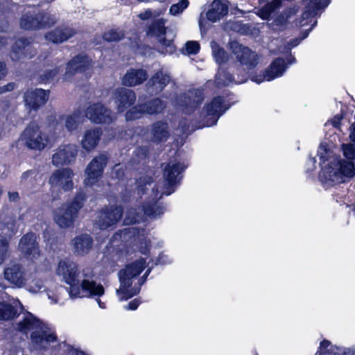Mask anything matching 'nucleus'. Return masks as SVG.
<instances>
[{
    "label": "nucleus",
    "instance_id": "obj_12",
    "mask_svg": "<svg viewBox=\"0 0 355 355\" xmlns=\"http://www.w3.org/2000/svg\"><path fill=\"white\" fill-rule=\"evenodd\" d=\"M305 6L300 19L299 25L300 27L306 26L311 23L313 18L320 16L331 0H302Z\"/></svg>",
    "mask_w": 355,
    "mask_h": 355
},
{
    "label": "nucleus",
    "instance_id": "obj_54",
    "mask_svg": "<svg viewBox=\"0 0 355 355\" xmlns=\"http://www.w3.org/2000/svg\"><path fill=\"white\" fill-rule=\"evenodd\" d=\"M44 287L41 279H34L27 284V288L30 292L37 293Z\"/></svg>",
    "mask_w": 355,
    "mask_h": 355
},
{
    "label": "nucleus",
    "instance_id": "obj_44",
    "mask_svg": "<svg viewBox=\"0 0 355 355\" xmlns=\"http://www.w3.org/2000/svg\"><path fill=\"white\" fill-rule=\"evenodd\" d=\"M16 314L15 308L9 304L0 302V320H10Z\"/></svg>",
    "mask_w": 355,
    "mask_h": 355
},
{
    "label": "nucleus",
    "instance_id": "obj_60",
    "mask_svg": "<svg viewBox=\"0 0 355 355\" xmlns=\"http://www.w3.org/2000/svg\"><path fill=\"white\" fill-rule=\"evenodd\" d=\"M139 301L137 299L133 300L126 306V309L136 310L139 305Z\"/></svg>",
    "mask_w": 355,
    "mask_h": 355
},
{
    "label": "nucleus",
    "instance_id": "obj_17",
    "mask_svg": "<svg viewBox=\"0 0 355 355\" xmlns=\"http://www.w3.org/2000/svg\"><path fill=\"white\" fill-rule=\"evenodd\" d=\"M18 249L31 261L37 259L40 256L37 236L33 233H28L20 239Z\"/></svg>",
    "mask_w": 355,
    "mask_h": 355
},
{
    "label": "nucleus",
    "instance_id": "obj_34",
    "mask_svg": "<svg viewBox=\"0 0 355 355\" xmlns=\"http://www.w3.org/2000/svg\"><path fill=\"white\" fill-rule=\"evenodd\" d=\"M146 114L158 115L162 114L166 107V103L159 97H155L142 103Z\"/></svg>",
    "mask_w": 355,
    "mask_h": 355
},
{
    "label": "nucleus",
    "instance_id": "obj_59",
    "mask_svg": "<svg viewBox=\"0 0 355 355\" xmlns=\"http://www.w3.org/2000/svg\"><path fill=\"white\" fill-rule=\"evenodd\" d=\"M299 10L298 6H294L293 7L287 8L285 10V14L286 15V17H289L292 15H295Z\"/></svg>",
    "mask_w": 355,
    "mask_h": 355
},
{
    "label": "nucleus",
    "instance_id": "obj_42",
    "mask_svg": "<svg viewBox=\"0 0 355 355\" xmlns=\"http://www.w3.org/2000/svg\"><path fill=\"white\" fill-rule=\"evenodd\" d=\"M141 214L139 205L127 207L125 211V217L122 222H140L141 220Z\"/></svg>",
    "mask_w": 355,
    "mask_h": 355
},
{
    "label": "nucleus",
    "instance_id": "obj_37",
    "mask_svg": "<svg viewBox=\"0 0 355 355\" xmlns=\"http://www.w3.org/2000/svg\"><path fill=\"white\" fill-rule=\"evenodd\" d=\"M139 207L141 218L145 216L150 218H154L156 216L164 214L163 207L159 205H156L155 203L146 202H143L141 205H139Z\"/></svg>",
    "mask_w": 355,
    "mask_h": 355
},
{
    "label": "nucleus",
    "instance_id": "obj_41",
    "mask_svg": "<svg viewBox=\"0 0 355 355\" xmlns=\"http://www.w3.org/2000/svg\"><path fill=\"white\" fill-rule=\"evenodd\" d=\"M354 108H355L354 105L351 107L349 105H343L340 109V112L335 115L331 120L332 126L335 128H340L341 125V121L347 116L348 110H350L351 114H353Z\"/></svg>",
    "mask_w": 355,
    "mask_h": 355
},
{
    "label": "nucleus",
    "instance_id": "obj_5",
    "mask_svg": "<svg viewBox=\"0 0 355 355\" xmlns=\"http://www.w3.org/2000/svg\"><path fill=\"white\" fill-rule=\"evenodd\" d=\"M231 107L226 103L223 96H214L210 102L206 103L200 112L197 128H203L216 125L219 118Z\"/></svg>",
    "mask_w": 355,
    "mask_h": 355
},
{
    "label": "nucleus",
    "instance_id": "obj_40",
    "mask_svg": "<svg viewBox=\"0 0 355 355\" xmlns=\"http://www.w3.org/2000/svg\"><path fill=\"white\" fill-rule=\"evenodd\" d=\"M146 112L143 107L142 103H139L136 105H132L129 107L125 112V117L128 121H132L137 119H139L143 115H145Z\"/></svg>",
    "mask_w": 355,
    "mask_h": 355
},
{
    "label": "nucleus",
    "instance_id": "obj_4",
    "mask_svg": "<svg viewBox=\"0 0 355 355\" xmlns=\"http://www.w3.org/2000/svg\"><path fill=\"white\" fill-rule=\"evenodd\" d=\"M354 175V162L336 156L322 169L320 178L322 182L334 184L342 182L343 177L353 178Z\"/></svg>",
    "mask_w": 355,
    "mask_h": 355
},
{
    "label": "nucleus",
    "instance_id": "obj_24",
    "mask_svg": "<svg viewBox=\"0 0 355 355\" xmlns=\"http://www.w3.org/2000/svg\"><path fill=\"white\" fill-rule=\"evenodd\" d=\"M76 33V31L69 26H57L54 29L46 32L44 38L49 42L58 44L67 41L73 37Z\"/></svg>",
    "mask_w": 355,
    "mask_h": 355
},
{
    "label": "nucleus",
    "instance_id": "obj_55",
    "mask_svg": "<svg viewBox=\"0 0 355 355\" xmlns=\"http://www.w3.org/2000/svg\"><path fill=\"white\" fill-rule=\"evenodd\" d=\"M158 40L161 45L166 48V51L173 53L175 51L173 40L166 39L165 35L160 37Z\"/></svg>",
    "mask_w": 355,
    "mask_h": 355
},
{
    "label": "nucleus",
    "instance_id": "obj_29",
    "mask_svg": "<svg viewBox=\"0 0 355 355\" xmlns=\"http://www.w3.org/2000/svg\"><path fill=\"white\" fill-rule=\"evenodd\" d=\"M73 252L78 256H84L89 253L92 248L93 240L88 234L76 236L71 241Z\"/></svg>",
    "mask_w": 355,
    "mask_h": 355
},
{
    "label": "nucleus",
    "instance_id": "obj_14",
    "mask_svg": "<svg viewBox=\"0 0 355 355\" xmlns=\"http://www.w3.org/2000/svg\"><path fill=\"white\" fill-rule=\"evenodd\" d=\"M85 116L96 124H110L114 121L111 110L100 102L89 105L85 110Z\"/></svg>",
    "mask_w": 355,
    "mask_h": 355
},
{
    "label": "nucleus",
    "instance_id": "obj_30",
    "mask_svg": "<svg viewBox=\"0 0 355 355\" xmlns=\"http://www.w3.org/2000/svg\"><path fill=\"white\" fill-rule=\"evenodd\" d=\"M229 7L226 2L222 0H214L211 8L206 13L207 19L211 22H216L228 13Z\"/></svg>",
    "mask_w": 355,
    "mask_h": 355
},
{
    "label": "nucleus",
    "instance_id": "obj_62",
    "mask_svg": "<svg viewBox=\"0 0 355 355\" xmlns=\"http://www.w3.org/2000/svg\"><path fill=\"white\" fill-rule=\"evenodd\" d=\"M152 15V12L150 10H146L143 13H141L139 15V17L142 19V20H146L148 19V18H150Z\"/></svg>",
    "mask_w": 355,
    "mask_h": 355
},
{
    "label": "nucleus",
    "instance_id": "obj_10",
    "mask_svg": "<svg viewBox=\"0 0 355 355\" xmlns=\"http://www.w3.org/2000/svg\"><path fill=\"white\" fill-rule=\"evenodd\" d=\"M24 145L30 150H42L47 145L48 138L35 122H31L21 134Z\"/></svg>",
    "mask_w": 355,
    "mask_h": 355
},
{
    "label": "nucleus",
    "instance_id": "obj_47",
    "mask_svg": "<svg viewBox=\"0 0 355 355\" xmlns=\"http://www.w3.org/2000/svg\"><path fill=\"white\" fill-rule=\"evenodd\" d=\"M60 67H55L52 69L46 70L40 76V78L44 83H49L53 80L60 73Z\"/></svg>",
    "mask_w": 355,
    "mask_h": 355
},
{
    "label": "nucleus",
    "instance_id": "obj_43",
    "mask_svg": "<svg viewBox=\"0 0 355 355\" xmlns=\"http://www.w3.org/2000/svg\"><path fill=\"white\" fill-rule=\"evenodd\" d=\"M153 182V178L148 175L141 176L136 180V190L140 196L144 195L148 189L146 186Z\"/></svg>",
    "mask_w": 355,
    "mask_h": 355
},
{
    "label": "nucleus",
    "instance_id": "obj_45",
    "mask_svg": "<svg viewBox=\"0 0 355 355\" xmlns=\"http://www.w3.org/2000/svg\"><path fill=\"white\" fill-rule=\"evenodd\" d=\"M213 55L215 59V61L218 64H225L228 60V55L225 50L220 47L218 45H216V46L212 48Z\"/></svg>",
    "mask_w": 355,
    "mask_h": 355
},
{
    "label": "nucleus",
    "instance_id": "obj_57",
    "mask_svg": "<svg viewBox=\"0 0 355 355\" xmlns=\"http://www.w3.org/2000/svg\"><path fill=\"white\" fill-rule=\"evenodd\" d=\"M8 73V69L4 61L0 60V81L3 80Z\"/></svg>",
    "mask_w": 355,
    "mask_h": 355
},
{
    "label": "nucleus",
    "instance_id": "obj_38",
    "mask_svg": "<svg viewBox=\"0 0 355 355\" xmlns=\"http://www.w3.org/2000/svg\"><path fill=\"white\" fill-rule=\"evenodd\" d=\"M164 24L165 21L162 18L153 21L147 28V35L155 37L157 39L163 35H166V29Z\"/></svg>",
    "mask_w": 355,
    "mask_h": 355
},
{
    "label": "nucleus",
    "instance_id": "obj_51",
    "mask_svg": "<svg viewBox=\"0 0 355 355\" xmlns=\"http://www.w3.org/2000/svg\"><path fill=\"white\" fill-rule=\"evenodd\" d=\"M185 50L187 55H196L200 50V45L197 41H188L185 44Z\"/></svg>",
    "mask_w": 355,
    "mask_h": 355
},
{
    "label": "nucleus",
    "instance_id": "obj_6",
    "mask_svg": "<svg viewBox=\"0 0 355 355\" xmlns=\"http://www.w3.org/2000/svg\"><path fill=\"white\" fill-rule=\"evenodd\" d=\"M187 166L180 162H169L163 169L164 187L163 193L170 196L175 191L181 184L183 173Z\"/></svg>",
    "mask_w": 355,
    "mask_h": 355
},
{
    "label": "nucleus",
    "instance_id": "obj_13",
    "mask_svg": "<svg viewBox=\"0 0 355 355\" xmlns=\"http://www.w3.org/2000/svg\"><path fill=\"white\" fill-rule=\"evenodd\" d=\"M107 164V157L104 154L94 157L85 168V184L93 186L102 178Z\"/></svg>",
    "mask_w": 355,
    "mask_h": 355
},
{
    "label": "nucleus",
    "instance_id": "obj_2",
    "mask_svg": "<svg viewBox=\"0 0 355 355\" xmlns=\"http://www.w3.org/2000/svg\"><path fill=\"white\" fill-rule=\"evenodd\" d=\"M17 329L25 334L31 332L32 343L37 349L53 348L56 345L57 339L53 332L31 313L23 317Z\"/></svg>",
    "mask_w": 355,
    "mask_h": 355
},
{
    "label": "nucleus",
    "instance_id": "obj_33",
    "mask_svg": "<svg viewBox=\"0 0 355 355\" xmlns=\"http://www.w3.org/2000/svg\"><path fill=\"white\" fill-rule=\"evenodd\" d=\"M60 121H64V127L69 132H73L78 130L79 125L83 121V115L80 110H74L72 114L59 116Z\"/></svg>",
    "mask_w": 355,
    "mask_h": 355
},
{
    "label": "nucleus",
    "instance_id": "obj_31",
    "mask_svg": "<svg viewBox=\"0 0 355 355\" xmlns=\"http://www.w3.org/2000/svg\"><path fill=\"white\" fill-rule=\"evenodd\" d=\"M204 101V93L202 89H189L183 95V105L186 108L192 110L198 108Z\"/></svg>",
    "mask_w": 355,
    "mask_h": 355
},
{
    "label": "nucleus",
    "instance_id": "obj_32",
    "mask_svg": "<svg viewBox=\"0 0 355 355\" xmlns=\"http://www.w3.org/2000/svg\"><path fill=\"white\" fill-rule=\"evenodd\" d=\"M102 134L103 132L100 128L86 130L81 141L83 148L87 151L94 149L98 145Z\"/></svg>",
    "mask_w": 355,
    "mask_h": 355
},
{
    "label": "nucleus",
    "instance_id": "obj_25",
    "mask_svg": "<svg viewBox=\"0 0 355 355\" xmlns=\"http://www.w3.org/2000/svg\"><path fill=\"white\" fill-rule=\"evenodd\" d=\"M124 208L121 205H108L99 211V217L102 220L98 222H122Z\"/></svg>",
    "mask_w": 355,
    "mask_h": 355
},
{
    "label": "nucleus",
    "instance_id": "obj_64",
    "mask_svg": "<svg viewBox=\"0 0 355 355\" xmlns=\"http://www.w3.org/2000/svg\"><path fill=\"white\" fill-rule=\"evenodd\" d=\"M343 354V355H355V347L345 349Z\"/></svg>",
    "mask_w": 355,
    "mask_h": 355
},
{
    "label": "nucleus",
    "instance_id": "obj_39",
    "mask_svg": "<svg viewBox=\"0 0 355 355\" xmlns=\"http://www.w3.org/2000/svg\"><path fill=\"white\" fill-rule=\"evenodd\" d=\"M341 352H343L341 348L332 345L331 343L327 340H323L320 343L318 350L315 355H324L325 354L340 355Z\"/></svg>",
    "mask_w": 355,
    "mask_h": 355
},
{
    "label": "nucleus",
    "instance_id": "obj_50",
    "mask_svg": "<svg viewBox=\"0 0 355 355\" xmlns=\"http://www.w3.org/2000/svg\"><path fill=\"white\" fill-rule=\"evenodd\" d=\"M330 153L331 150L328 148L327 144H321L320 145L319 149L318 150V155L319 156L320 164H324L326 162L329 161Z\"/></svg>",
    "mask_w": 355,
    "mask_h": 355
},
{
    "label": "nucleus",
    "instance_id": "obj_9",
    "mask_svg": "<svg viewBox=\"0 0 355 355\" xmlns=\"http://www.w3.org/2000/svg\"><path fill=\"white\" fill-rule=\"evenodd\" d=\"M55 24V18L44 10H40L35 15H22L19 19L20 27L25 31L44 29L54 26Z\"/></svg>",
    "mask_w": 355,
    "mask_h": 355
},
{
    "label": "nucleus",
    "instance_id": "obj_52",
    "mask_svg": "<svg viewBox=\"0 0 355 355\" xmlns=\"http://www.w3.org/2000/svg\"><path fill=\"white\" fill-rule=\"evenodd\" d=\"M8 242L4 236L0 234V264L6 259Z\"/></svg>",
    "mask_w": 355,
    "mask_h": 355
},
{
    "label": "nucleus",
    "instance_id": "obj_36",
    "mask_svg": "<svg viewBox=\"0 0 355 355\" xmlns=\"http://www.w3.org/2000/svg\"><path fill=\"white\" fill-rule=\"evenodd\" d=\"M260 4L266 3L262 6L259 12V17L263 19H267L271 14L282 6V0H259Z\"/></svg>",
    "mask_w": 355,
    "mask_h": 355
},
{
    "label": "nucleus",
    "instance_id": "obj_16",
    "mask_svg": "<svg viewBox=\"0 0 355 355\" xmlns=\"http://www.w3.org/2000/svg\"><path fill=\"white\" fill-rule=\"evenodd\" d=\"M92 67V59L87 54L80 53L68 61L66 65L65 74L68 76H72L78 73H83L89 70Z\"/></svg>",
    "mask_w": 355,
    "mask_h": 355
},
{
    "label": "nucleus",
    "instance_id": "obj_61",
    "mask_svg": "<svg viewBox=\"0 0 355 355\" xmlns=\"http://www.w3.org/2000/svg\"><path fill=\"white\" fill-rule=\"evenodd\" d=\"M349 139L352 142L355 143V122L352 123L349 127Z\"/></svg>",
    "mask_w": 355,
    "mask_h": 355
},
{
    "label": "nucleus",
    "instance_id": "obj_49",
    "mask_svg": "<svg viewBox=\"0 0 355 355\" xmlns=\"http://www.w3.org/2000/svg\"><path fill=\"white\" fill-rule=\"evenodd\" d=\"M189 5V0H180L178 3L173 4L170 8V13L176 15L181 13Z\"/></svg>",
    "mask_w": 355,
    "mask_h": 355
},
{
    "label": "nucleus",
    "instance_id": "obj_28",
    "mask_svg": "<svg viewBox=\"0 0 355 355\" xmlns=\"http://www.w3.org/2000/svg\"><path fill=\"white\" fill-rule=\"evenodd\" d=\"M171 76L162 69L157 70L148 80L146 85L156 94L162 92L171 82Z\"/></svg>",
    "mask_w": 355,
    "mask_h": 355
},
{
    "label": "nucleus",
    "instance_id": "obj_26",
    "mask_svg": "<svg viewBox=\"0 0 355 355\" xmlns=\"http://www.w3.org/2000/svg\"><path fill=\"white\" fill-rule=\"evenodd\" d=\"M150 136L154 143L161 144L166 141L170 137L168 123L164 120L153 122L150 125Z\"/></svg>",
    "mask_w": 355,
    "mask_h": 355
},
{
    "label": "nucleus",
    "instance_id": "obj_19",
    "mask_svg": "<svg viewBox=\"0 0 355 355\" xmlns=\"http://www.w3.org/2000/svg\"><path fill=\"white\" fill-rule=\"evenodd\" d=\"M72 176L73 171L71 168L58 169L50 176L49 183L52 187H60L68 191L73 187Z\"/></svg>",
    "mask_w": 355,
    "mask_h": 355
},
{
    "label": "nucleus",
    "instance_id": "obj_53",
    "mask_svg": "<svg viewBox=\"0 0 355 355\" xmlns=\"http://www.w3.org/2000/svg\"><path fill=\"white\" fill-rule=\"evenodd\" d=\"M136 245L142 254H146L149 251V240L146 237L137 238Z\"/></svg>",
    "mask_w": 355,
    "mask_h": 355
},
{
    "label": "nucleus",
    "instance_id": "obj_20",
    "mask_svg": "<svg viewBox=\"0 0 355 355\" xmlns=\"http://www.w3.org/2000/svg\"><path fill=\"white\" fill-rule=\"evenodd\" d=\"M114 103L119 112H124L133 105L136 101L135 92L128 88L119 87L113 93Z\"/></svg>",
    "mask_w": 355,
    "mask_h": 355
},
{
    "label": "nucleus",
    "instance_id": "obj_58",
    "mask_svg": "<svg viewBox=\"0 0 355 355\" xmlns=\"http://www.w3.org/2000/svg\"><path fill=\"white\" fill-rule=\"evenodd\" d=\"M171 262L168 256L164 253H161L157 260V263L166 265Z\"/></svg>",
    "mask_w": 355,
    "mask_h": 355
},
{
    "label": "nucleus",
    "instance_id": "obj_27",
    "mask_svg": "<svg viewBox=\"0 0 355 355\" xmlns=\"http://www.w3.org/2000/svg\"><path fill=\"white\" fill-rule=\"evenodd\" d=\"M148 73L145 69L131 68L123 76L122 85L126 87L140 85L148 79Z\"/></svg>",
    "mask_w": 355,
    "mask_h": 355
},
{
    "label": "nucleus",
    "instance_id": "obj_63",
    "mask_svg": "<svg viewBox=\"0 0 355 355\" xmlns=\"http://www.w3.org/2000/svg\"><path fill=\"white\" fill-rule=\"evenodd\" d=\"M223 76H224L225 79L230 83H231L234 80L233 75L227 71H223Z\"/></svg>",
    "mask_w": 355,
    "mask_h": 355
},
{
    "label": "nucleus",
    "instance_id": "obj_21",
    "mask_svg": "<svg viewBox=\"0 0 355 355\" xmlns=\"http://www.w3.org/2000/svg\"><path fill=\"white\" fill-rule=\"evenodd\" d=\"M232 53L236 55V60L242 64L250 67H254L257 64V56L248 46H244L235 42L232 44Z\"/></svg>",
    "mask_w": 355,
    "mask_h": 355
},
{
    "label": "nucleus",
    "instance_id": "obj_7",
    "mask_svg": "<svg viewBox=\"0 0 355 355\" xmlns=\"http://www.w3.org/2000/svg\"><path fill=\"white\" fill-rule=\"evenodd\" d=\"M286 53L288 54V57L286 58V62L283 58H276L271 62L269 66L262 71L261 74L252 77V80L259 84L265 80L271 81L282 76L286 71L288 65L296 62V58L291 54V52Z\"/></svg>",
    "mask_w": 355,
    "mask_h": 355
},
{
    "label": "nucleus",
    "instance_id": "obj_8",
    "mask_svg": "<svg viewBox=\"0 0 355 355\" xmlns=\"http://www.w3.org/2000/svg\"><path fill=\"white\" fill-rule=\"evenodd\" d=\"M87 196L84 191L77 192L70 202L62 205L58 209L57 216L60 222H74L80 210L84 207Z\"/></svg>",
    "mask_w": 355,
    "mask_h": 355
},
{
    "label": "nucleus",
    "instance_id": "obj_1",
    "mask_svg": "<svg viewBox=\"0 0 355 355\" xmlns=\"http://www.w3.org/2000/svg\"><path fill=\"white\" fill-rule=\"evenodd\" d=\"M146 266V259L141 258L127 264L119 271L120 285L116 293L120 301L127 300L139 293L141 286L150 272V269H148L141 278H138Z\"/></svg>",
    "mask_w": 355,
    "mask_h": 355
},
{
    "label": "nucleus",
    "instance_id": "obj_35",
    "mask_svg": "<svg viewBox=\"0 0 355 355\" xmlns=\"http://www.w3.org/2000/svg\"><path fill=\"white\" fill-rule=\"evenodd\" d=\"M317 23L316 17L313 18L312 22L309 24H311L309 28L302 31L299 37L291 39L284 45V53H291L293 48L297 46L303 40L309 36V33L317 25Z\"/></svg>",
    "mask_w": 355,
    "mask_h": 355
},
{
    "label": "nucleus",
    "instance_id": "obj_11",
    "mask_svg": "<svg viewBox=\"0 0 355 355\" xmlns=\"http://www.w3.org/2000/svg\"><path fill=\"white\" fill-rule=\"evenodd\" d=\"M56 274L69 286H76L83 277V270H80L78 265L68 259L60 260L56 269Z\"/></svg>",
    "mask_w": 355,
    "mask_h": 355
},
{
    "label": "nucleus",
    "instance_id": "obj_22",
    "mask_svg": "<svg viewBox=\"0 0 355 355\" xmlns=\"http://www.w3.org/2000/svg\"><path fill=\"white\" fill-rule=\"evenodd\" d=\"M77 150L75 146L71 144L61 146L53 155L52 163L56 166L70 164L75 160Z\"/></svg>",
    "mask_w": 355,
    "mask_h": 355
},
{
    "label": "nucleus",
    "instance_id": "obj_18",
    "mask_svg": "<svg viewBox=\"0 0 355 355\" xmlns=\"http://www.w3.org/2000/svg\"><path fill=\"white\" fill-rule=\"evenodd\" d=\"M3 275L6 280L18 288L25 286L28 281L24 268L17 263L8 265L4 269Z\"/></svg>",
    "mask_w": 355,
    "mask_h": 355
},
{
    "label": "nucleus",
    "instance_id": "obj_3",
    "mask_svg": "<svg viewBox=\"0 0 355 355\" xmlns=\"http://www.w3.org/2000/svg\"><path fill=\"white\" fill-rule=\"evenodd\" d=\"M94 272L90 268L83 269V277L76 286L69 288V295L72 299L95 297L101 309H105V304L101 301L100 297L105 293L103 285L94 279Z\"/></svg>",
    "mask_w": 355,
    "mask_h": 355
},
{
    "label": "nucleus",
    "instance_id": "obj_23",
    "mask_svg": "<svg viewBox=\"0 0 355 355\" xmlns=\"http://www.w3.org/2000/svg\"><path fill=\"white\" fill-rule=\"evenodd\" d=\"M33 40L31 38L21 37L17 39L10 49V55L12 60L17 62L27 58Z\"/></svg>",
    "mask_w": 355,
    "mask_h": 355
},
{
    "label": "nucleus",
    "instance_id": "obj_48",
    "mask_svg": "<svg viewBox=\"0 0 355 355\" xmlns=\"http://www.w3.org/2000/svg\"><path fill=\"white\" fill-rule=\"evenodd\" d=\"M123 35L119 33L116 30L111 29L106 31L103 35V39L108 42H118L123 39Z\"/></svg>",
    "mask_w": 355,
    "mask_h": 355
},
{
    "label": "nucleus",
    "instance_id": "obj_46",
    "mask_svg": "<svg viewBox=\"0 0 355 355\" xmlns=\"http://www.w3.org/2000/svg\"><path fill=\"white\" fill-rule=\"evenodd\" d=\"M343 155L346 159L354 161L355 159V143L343 144L341 145Z\"/></svg>",
    "mask_w": 355,
    "mask_h": 355
},
{
    "label": "nucleus",
    "instance_id": "obj_15",
    "mask_svg": "<svg viewBox=\"0 0 355 355\" xmlns=\"http://www.w3.org/2000/svg\"><path fill=\"white\" fill-rule=\"evenodd\" d=\"M50 90L42 88L28 89L24 94L25 105L30 111H37L49 101Z\"/></svg>",
    "mask_w": 355,
    "mask_h": 355
},
{
    "label": "nucleus",
    "instance_id": "obj_56",
    "mask_svg": "<svg viewBox=\"0 0 355 355\" xmlns=\"http://www.w3.org/2000/svg\"><path fill=\"white\" fill-rule=\"evenodd\" d=\"M16 87V84L13 82H10L7 83L3 86H0V94H3L4 93L12 92Z\"/></svg>",
    "mask_w": 355,
    "mask_h": 355
}]
</instances>
